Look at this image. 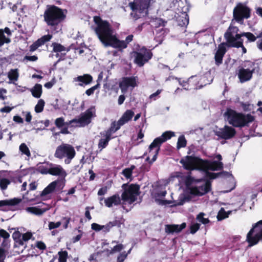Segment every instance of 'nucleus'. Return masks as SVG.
Here are the masks:
<instances>
[{"label": "nucleus", "mask_w": 262, "mask_h": 262, "mask_svg": "<svg viewBox=\"0 0 262 262\" xmlns=\"http://www.w3.org/2000/svg\"><path fill=\"white\" fill-rule=\"evenodd\" d=\"M94 21L96 25L94 31L99 40L105 47H111L122 51L133 40L134 36L132 34L126 36L125 40L119 39L113 34L114 30L110 23L107 20H103L99 16L94 17Z\"/></svg>", "instance_id": "obj_1"}, {"label": "nucleus", "mask_w": 262, "mask_h": 262, "mask_svg": "<svg viewBox=\"0 0 262 262\" xmlns=\"http://www.w3.org/2000/svg\"><path fill=\"white\" fill-rule=\"evenodd\" d=\"M66 9L54 5H48L43 13L44 21L51 29L56 31L66 18Z\"/></svg>", "instance_id": "obj_2"}, {"label": "nucleus", "mask_w": 262, "mask_h": 262, "mask_svg": "<svg viewBox=\"0 0 262 262\" xmlns=\"http://www.w3.org/2000/svg\"><path fill=\"white\" fill-rule=\"evenodd\" d=\"M229 123L235 127H243L254 120V117L250 114L237 113L231 108H228L225 113Z\"/></svg>", "instance_id": "obj_3"}, {"label": "nucleus", "mask_w": 262, "mask_h": 262, "mask_svg": "<svg viewBox=\"0 0 262 262\" xmlns=\"http://www.w3.org/2000/svg\"><path fill=\"white\" fill-rule=\"evenodd\" d=\"M122 188L123 191L121 199L122 201V207L124 209L125 205H131L137 200V196L139 194L140 186L138 184L126 183L122 185Z\"/></svg>", "instance_id": "obj_4"}, {"label": "nucleus", "mask_w": 262, "mask_h": 262, "mask_svg": "<svg viewBox=\"0 0 262 262\" xmlns=\"http://www.w3.org/2000/svg\"><path fill=\"white\" fill-rule=\"evenodd\" d=\"M255 65L254 61L246 60L238 67L236 74L241 83H243L251 80L255 72Z\"/></svg>", "instance_id": "obj_5"}, {"label": "nucleus", "mask_w": 262, "mask_h": 262, "mask_svg": "<svg viewBox=\"0 0 262 262\" xmlns=\"http://www.w3.org/2000/svg\"><path fill=\"white\" fill-rule=\"evenodd\" d=\"M153 0H134L129 3L132 12L130 15L137 20L148 14V8Z\"/></svg>", "instance_id": "obj_6"}, {"label": "nucleus", "mask_w": 262, "mask_h": 262, "mask_svg": "<svg viewBox=\"0 0 262 262\" xmlns=\"http://www.w3.org/2000/svg\"><path fill=\"white\" fill-rule=\"evenodd\" d=\"M134 62L139 67H143L152 58L153 56L151 50L145 46L140 47L139 45L135 51L132 52Z\"/></svg>", "instance_id": "obj_7"}, {"label": "nucleus", "mask_w": 262, "mask_h": 262, "mask_svg": "<svg viewBox=\"0 0 262 262\" xmlns=\"http://www.w3.org/2000/svg\"><path fill=\"white\" fill-rule=\"evenodd\" d=\"M239 31V28L230 24L224 34V38L227 41V46L230 48H241L243 54L247 53V49L243 45V39H235L234 35Z\"/></svg>", "instance_id": "obj_8"}, {"label": "nucleus", "mask_w": 262, "mask_h": 262, "mask_svg": "<svg viewBox=\"0 0 262 262\" xmlns=\"http://www.w3.org/2000/svg\"><path fill=\"white\" fill-rule=\"evenodd\" d=\"M259 241H262V220L252 225L246 237V242L250 247L257 244Z\"/></svg>", "instance_id": "obj_9"}, {"label": "nucleus", "mask_w": 262, "mask_h": 262, "mask_svg": "<svg viewBox=\"0 0 262 262\" xmlns=\"http://www.w3.org/2000/svg\"><path fill=\"white\" fill-rule=\"evenodd\" d=\"M76 152L72 145L69 144L62 143L56 148L54 157L59 159L67 157L64 162L66 164H69L71 160L74 158Z\"/></svg>", "instance_id": "obj_10"}, {"label": "nucleus", "mask_w": 262, "mask_h": 262, "mask_svg": "<svg viewBox=\"0 0 262 262\" xmlns=\"http://www.w3.org/2000/svg\"><path fill=\"white\" fill-rule=\"evenodd\" d=\"M233 19L240 24L244 23V19L251 16V9L243 3H239L234 7L233 11Z\"/></svg>", "instance_id": "obj_11"}, {"label": "nucleus", "mask_w": 262, "mask_h": 262, "mask_svg": "<svg viewBox=\"0 0 262 262\" xmlns=\"http://www.w3.org/2000/svg\"><path fill=\"white\" fill-rule=\"evenodd\" d=\"M180 163L187 170H202L203 159L193 156H186L182 158Z\"/></svg>", "instance_id": "obj_12"}, {"label": "nucleus", "mask_w": 262, "mask_h": 262, "mask_svg": "<svg viewBox=\"0 0 262 262\" xmlns=\"http://www.w3.org/2000/svg\"><path fill=\"white\" fill-rule=\"evenodd\" d=\"M65 186V182L62 179L58 178L50 183L41 192L40 196H43L54 192L55 191H61Z\"/></svg>", "instance_id": "obj_13"}, {"label": "nucleus", "mask_w": 262, "mask_h": 262, "mask_svg": "<svg viewBox=\"0 0 262 262\" xmlns=\"http://www.w3.org/2000/svg\"><path fill=\"white\" fill-rule=\"evenodd\" d=\"M65 186V182L62 179L58 178L50 183L41 192L40 196H43L54 192L55 191H61Z\"/></svg>", "instance_id": "obj_14"}, {"label": "nucleus", "mask_w": 262, "mask_h": 262, "mask_svg": "<svg viewBox=\"0 0 262 262\" xmlns=\"http://www.w3.org/2000/svg\"><path fill=\"white\" fill-rule=\"evenodd\" d=\"M174 133L172 131H166L159 137L155 138L149 146V150L150 151L155 147H160L162 143L174 136Z\"/></svg>", "instance_id": "obj_15"}, {"label": "nucleus", "mask_w": 262, "mask_h": 262, "mask_svg": "<svg viewBox=\"0 0 262 262\" xmlns=\"http://www.w3.org/2000/svg\"><path fill=\"white\" fill-rule=\"evenodd\" d=\"M211 188V182L207 181L205 183L198 187H191L189 188V194L194 196H202L209 192Z\"/></svg>", "instance_id": "obj_16"}, {"label": "nucleus", "mask_w": 262, "mask_h": 262, "mask_svg": "<svg viewBox=\"0 0 262 262\" xmlns=\"http://www.w3.org/2000/svg\"><path fill=\"white\" fill-rule=\"evenodd\" d=\"M137 81L136 77L134 76L123 77L119 83V86L122 93H125L128 88H134L137 86Z\"/></svg>", "instance_id": "obj_17"}, {"label": "nucleus", "mask_w": 262, "mask_h": 262, "mask_svg": "<svg viewBox=\"0 0 262 262\" xmlns=\"http://www.w3.org/2000/svg\"><path fill=\"white\" fill-rule=\"evenodd\" d=\"M236 133L235 129L232 127L225 125L223 128H220L219 130L216 131L215 134L221 139L228 140L234 137Z\"/></svg>", "instance_id": "obj_18"}, {"label": "nucleus", "mask_w": 262, "mask_h": 262, "mask_svg": "<svg viewBox=\"0 0 262 262\" xmlns=\"http://www.w3.org/2000/svg\"><path fill=\"white\" fill-rule=\"evenodd\" d=\"M93 113L91 108L88 109L84 113L81 114V116L78 119H74L69 121L68 124L72 123H79L81 126L88 125L91 122V119L93 117Z\"/></svg>", "instance_id": "obj_19"}, {"label": "nucleus", "mask_w": 262, "mask_h": 262, "mask_svg": "<svg viewBox=\"0 0 262 262\" xmlns=\"http://www.w3.org/2000/svg\"><path fill=\"white\" fill-rule=\"evenodd\" d=\"M224 164L222 162L217 161H210L207 160H203L202 170H222Z\"/></svg>", "instance_id": "obj_20"}, {"label": "nucleus", "mask_w": 262, "mask_h": 262, "mask_svg": "<svg viewBox=\"0 0 262 262\" xmlns=\"http://www.w3.org/2000/svg\"><path fill=\"white\" fill-rule=\"evenodd\" d=\"M226 46H227V41L221 43L218 46L214 56L215 63L216 66H219L223 63V58L227 52Z\"/></svg>", "instance_id": "obj_21"}, {"label": "nucleus", "mask_w": 262, "mask_h": 262, "mask_svg": "<svg viewBox=\"0 0 262 262\" xmlns=\"http://www.w3.org/2000/svg\"><path fill=\"white\" fill-rule=\"evenodd\" d=\"M52 37L53 36L51 34H47L41 36L30 46L29 51L32 52L36 51L39 47L49 41Z\"/></svg>", "instance_id": "obj_22"}, {"label": "nucleus", "mask_w": 262, "mask_h": 262, "mask_svg": "<svg viewBox=\"0 0 262 262\" xmlns=\"http://www.w3.org/2000/svg\"><path fill=\"white\" fill-rule=\"evenodd\" d=\"M49 165L51 166L49 168V174L52 176H57L63 177L62 179L63 181H65L64 178L67 176L66 171L63 169L61 166L59 165H55L53 166L52 163H49Z\"/></svg>", "instance_id": "obj_23"}, {"label": "nucleus", "mask_w": 262, "mask_h": 262, "mask_svg": "<svg viewBox=\"0 0 262 262\" xmlns=\"http://www.w3.org/2000/svg\"><path fill=\"white\" fill-rule=\"evenodd\" d=\"M93 80L92 76L89 74H84L83 75L78 76L73 79L75 82H78V85L80 86H85L90 84Z\"/></svg>", "instance_id": "obj_24"}, {"label": "nucleus", "mask_w": 262, "mask_h": 262, "mask_svg": "<svg viewBox=\"0 0 262 262\" xmlns=\"http://www.w3.org/2000/svg\"><path fill=\"white\" fill-rule=\"evenodd\" d=\"M176 21L178 26L186 27L189 24V16L186 12H180L175 15Z\"/></svg>", "instance_id": "obj_25"}, {"label": "nucleus", "mask_w": 262, "mask_h": 262, "mask_svg": "<svg viewBox=\"0 0 262 262\" xmlns=\"http://www.w3.org/2000/svg\"><path fill=\"white\" fill-rule=\"evenodd\" d=\"M104 203L105 205L108 208L112 207L113 205L115 206L122 205V200L117 193L105 199Z\"/></svg>", "instance_id": "obj_26"}, {"label": "nucleus", "mask_w": 262, "mask_h": 262, "mask_svg": "<svg viewBox=\"0 0 262 262\" xmlns=\"http://www.w3.org/2000/svg\"><path fill=\"white\" fill-rule=\"evenodd\" d=\"M12 35V32L8 27H5L4 29H0V47L4 43H9L11 39L8 37Z\"/></svg>", "instance_id": "obj_27"}, {"label": "nucleus", "mask_w": 262, "mask_h": 262, "mask_svg": "<svg viewBox=\"0 0 262 262\" xmlns=\"http://www.w3.org/2000/svg\"><path fill=\"white\" fill-rule=\"evenodd\" d=\"M186 226L185 223L179 225H167L165 226V231L168 233H179L184 229Z\"/></svg>", "instance_id": "obj_28"}, {"label": "nucleus", "mask_w": 262, "mask_h": 262, "mask_svg": "<svg viewBox=\"0 0 262 262\" xmlns=\"http://www.w3.org/2000/svg\"><path fill=\"white\" fill-rule=\"evenodd\" d=\"M134 112L131 110H127L119 119L120 125H123L132 120L134 116Z\"/></svg>", "instance_id": "obj_29"}, {"label": "nucleus", "mask_w": 262, "mask_h": 262, "mask_svg": "<svg viewBox=\"0 0 262 262\" xmlns=\"http://www.w3.org/2000/svg\"><path fill=\"white\" fill-rule=\"evenodd\" d=\"M242 37H246L249 41L250 42H254L257 38H258L257 36H255L251 32H243L241 33H235L234 35V37L235 39H243L242 38Z\"/></svg>", "instance_id": "obj_30"}, {"label": "nucleus", "mask_w": 262, "mask_h": 262, "mask_svg": "<svg viewBox=\"0 0 262 262\" xmlns=\"http://www.w3.org/2000/svg\"><path fill=\"white\" fill-rule=\"evenodd\" d=\"M21 200L18 198H14L10 200L0 201V207L4 206H15L18 204Z\"/></svg>", "instance_id": "obj_31"}, {"label": "nucleus", "mask_w": 262, "mask_h": 262, "mask_svg": "<svg viewBox=\"0 0 262 262\" xmlns=\"http://www.w3.org/2000/svg\"><path fill=\"white\" fill-rule=\"evenodd\" d=\"M32 96L36 98H39L42 93V85L40 84L36 83L32 89H31Z\"/></svg>", "instance_id": "obj_32"}, {"label": "nucleus", "mask_w": 262, "mask_h": 262, "mask_svg": "<svg viewBox=\"0 0 262 262\" xmlns=\"http://www.w3.org/2000/svg\"><path fill=\"white\" fill-rule=\"evenodd\" d=\"M121 126L122 125L120 124L119 120L117 122L113 121L111 123L110 128L105 131V133L111 136L112 134L119 130Z\"/></svg>", "instance_id": "obj_33"}, {"label": "nucleus", "mask_w": 262, "mask_h": 262, "mask_svg": "<svg viewBox=\"0 0 262 262\" xmlns=\"http://www.w3.org/2000/svg\"><path fill=\"white\" fill-rule=\"evenodd\" d=\"M193 78V77H191L189 78L187 80H183L181 78H176V79L178 80L179 84L184 88V89L186 90H188L191 89L190 85V83L191 79Z\"/></svg>", "instance_id": "obj_34"}, {"label": "nucleus", "mask_w": 262, "mask_h": 262, "mask_svg": "<svg viewBox=\"0 0 262 262\" xmlns=\"http://www.w3.org/2000/svg\"><path fill=\"white\" fill-rule=\"evenodd\" d=\"M105 138H101L99 140L98 142V147L102 150L103 148H105L108 144L109 141L112 139V137L109 135L105 133Z\"/></svg>", "instance_id": "obj_35"}, {"label": "nucleus", "mask_w": 262, "mask_h": 262, "mask_svg": "<svg viewBox=\"0 0 262 262\" xmlns=\"http://www.w3.org/2000/svg\"><path fill=\"white\" fill-rule=\"evenodd\" d=\"M136 166L134 165H131L129 168H126L122 170V174L127 179H130L132 177L133 171L135 169Z\"/></svg>", "instance_id": "obj_36"}, {"label": "nucleus", "mask_w": 262, "mask_h": 262, "mask_svg": "<svg viewBox=\"0 0 262 262\" xmlns=\"http://www.w3.org/2000/svg\"><path fill=\"white\" fill-rule=\"evenodd\" d=\"M51 46L53 47V52L59 53L65 51V47L57 42H53Z\"/></svg>", "instance_id": "obj_37"}, {"label": "nucleus", "mask_w": 262, "mask_h": 262, "mask_svg": "<svg viewBox=\"0 0 262 262\" xmlns=\"http://www.w3.org/2000/svg\"><path fill=\"white\" fill-rule=\"evenodd\" d=\"M230 213L231 211L226 212L223 208H221L217 215V220L222 221L226 218H227Z\"/></svg>", "instance_id": "obj_38"}, {"label": "nucleus", "mask_w": 262, "mask_h": 262, "mask_svg": "<svg viewBox=\"0 0 262 262\" xmlns=\"http://www.w3.org/2000/svg\"><path fill=\"white\" fill-rule=\"evenodd\" d=\"M21 234L19 231H15L12 234V237L14 242L19 246L24 245V243L21 241Z\"/></svg>", "instance_id": "obj_39"}, {"label": "nucleus", "mask_w": 262, "mask_h": 262, "mask_svg": "<svg viewBox=\"0 0 262 262\" xmlns=\"http://www.w3.org/2000/svg\"><path fill=\"white\" fill-rule=\"evenodd\" d=\"M228 174V172L226 171H222L218 173L207 172V176L210 179H215L219 177L226 176Z\"/></svg>", "instance_id": "obj_40"}, {"label": "nucleus", "mask_w": 262, "mask_h": 262, "mask_svg": "<svg viewBox=\"0 0 262 262\" xmlns=\"http://www.w3.org/2000/svg\"><path fill=\"white\" fill-rule=\"evenodd\" d=\"M19 149L22 154L25 155L28 157L31 156L30 151L25 143H23L19 145Z\"/></svg>", "instance_id": "obj_41"}, {"label": "nucleus", "mask_w": 262, "mask_h": 262, "mask_svg": "<svg viewBox=\"0 0 262 262\" xmlns=\"http://www.w3.org/2000/svg\"><path fill=\"white\" fill-rule=\"evenodd\" d=\"M201 180H195L193 177L188 176L186 178L185 182L187 189L189 191V188L192 187L191 185L194 182H199Z\"/></svg>", "instance_id": "obj_42"}, {"label": "nucleus", "mask_w": 262, "mask_h": 262, "mask_svg": "<svg viewBox=\"0 0 262 262\" xmlns=\"http://www.w3.org/2000/svg\"><path fill=\"white\" fill-rule=\"evenodd\" d=\"M187 144V141L184 135L180 136L178 140L177 148L180 149L181 148L185 147Z\"/></svg>", "instance_id": "obj_43"}, {"label": "nucleus", "mask_w": 262, "mask_h": 262, "mask_svg": "<svg viewBox=\"0 0 262 262\" xmlns=\"http://www.w3.org/2000/svg\"><path fill=\"white\" fill-rule=\"evenodd\" d=\"M27 210L36 215H41L45 212V210H43L42 209L37 207H28L27 208Z\"/></svg>", "instance_id": "obj_44"}, {"label": "nucleus", "mask_w": 262, "mask_h": 262, "mask_svg": "<svg viewBox=\"0 0 262 262\" xmlns=\"http://www.w3.org/2000/svg\"><path fill=\"white\" fill-rule=\"evenodd\" d=\"M45 104V101L43 99H39L35 106V112L37 113L42 112L43 110Z\"/></svg>", "instance_id": "obj_45"}, {"label": "nucleus", "mask_w": 262, "mask_h": 262, "mask_svg": "<svg viewBox=\"0 0 262 262\" xmlns=\"http://www.w3.org/2000/svg\"><path fill=\"white\" fill-rule=\"evenodd\" d=\"M8 77L10 80H17L18 77L17 69H11L8 73Z\"/></svg>", "instance_id": "obj_46"}, {"label": "nucleus", "mask_w": 262, "mask_h": 262, "mask_svg": "<svg viewBox=\"0 0 262 262\" xmlns=\"http://www.w3.org/2000/svg\"><path fill=\"white\" fill-rule=\"evenodd\" d=\"M58 262H67L68 258V253L67 251H60L58 252Z\"/></svg>", "instance_id": "obj_47"}, {"label": "nucleus", "mask_w": 262, "mask_h": 262, "mask_svg": "<svg viewBox=\"0 0 262 262\" xmlns=\"http://www.w3.org/2000/svg\"><path fill=\"white\" fill-rule=\"evenodd\" d=\"M69 123V122H64V120L63 117L58 118L55 121V125L58 128H61L64 125H69L70 124H68Z\"/></svg>", "instance_id": "obj_48"}, {"label": "nucleus", "mask_w": 262, "mask_h": 262, "mask_svg": "<svg viewBox=\"0 0 262 262\" xmlns=\"http://www.w3.org/2000/svg\"><path fill=\"white\" fill-rule=\"evenodd\" d=\"M11 183V181L6 178H0V188L2 190L7 188L8 185Z\"/></svg>", "instance_id": "obj_49"}, {"label": "nucleus", "mask_w": 262, "mask_h": 262, "mask_svg": "<svg viewBox=\"0 0 262 262\" xmlns=\"http://www.w3.org/2000/svg\"><path fill=\"white\" fill-rule=\"evenodd\" d=\"M205 213L203 212H200L196 216V219L200 222L203 224L206 225L210 222L208 218H204V216Z\"/></svg>", "instance_id": "obj_50"}, {"label": "nucleus", "mask_w": 262, "mask_h": 262, "mask_svg": "<svg viewBox=\"0 0 262 262\" xmlns=\"http://www.w3.org/2000/svg\"><path fill=\"white\" fill-rule=\"evenodd\" d=\"M100 87V84L98 82L96 85L86 90L85 94L90 96L94 93L95 91Z\"/></svg>", "instance_id": "obj_51"}, {"label": "nucleus", "mask_w": 262, "mask_h": 262, "mask_svg": "<svg viewBox=\"0 0 262 262\" xmlns=\"http://www.w3.org/2000/svg\"><path fill=\"white\" fill-rule=\"evenodd\" d=\"M200 224L199 223H194L190 226V232L193 234L200 229Z\"/></svg>", "instance_id": "obj_52"}, {"label": "nucleus", "mask_w": 262, "mask_h": 262, "mask_svg": "<svg viewBox=\"0 0 262 262\" xmlns=\"http://www.w3.org/2000/svg\"><path fill=\"white\" fill-rule=\"evenodd\" d=\"M21 236V241L24 243V242H27L32 237V234L30 232H27L22 234Z\"/></svg>", "instance_id": "obj_53"}, {"label": "nucleus", "mask_w": 262, "mask_h": 262, "mask_svg": "<svg viewBox=\"0 0 262 262\" xmlns=\"http://www.w3.org/2000/svg\"><path fill=\"white\" fill-rule=\"evenodd\" d=\"M38 171L42 174H47L49 173V168L43 166H40L38 167Z\"/></svg>", "instance_id": "obj_54"}, {"label": "nucleus", "mask_w": 262, "mask_h": 262, "mask_svg": "<svg viewBox=\"0 0 262 262\" xmlns=\"http://www.w3.org/2000/svg\"><path fill=\"white\" fill-rule=\"evenodd\" d=\"M7 251L2 247H0V262H5L6 257Z\"/></svg>", "instance_id": "obj_55"}, {"label": "nucleus", "mask_w": 262, "mask_h": 262, "mask_svg": "<svg viewBox=\"0 0 262 262\" xmlns=\"http://www.w3.org/2000/svg\"><path fill=\"white\" fill-rule=\"evenodd\" d=\"M61 225L60 222H57L56 223L53 222H50L49 223V229L50 230H52L55 228H57L60 227Z\"/></svg>", "instance_id": "obj_56"}, {"label": "nucleus", "mask_w": 262, "mask_h": 262, "mask_svg": "<svg viewBox=\"0 0 262 262\" xmlns=\"http://www.w3.org/2000/svg\"><path fill=\"white\" fill-rule=\"evenodd\" d=\"M35 246L41 250H46L47 248L46 244L42 241L36 242Z\"/></svg>", "instance_id": "obj_57"}, {"label": "nucleus", "mask_w": 262, "mask_h": 262, "mask_svg": "<svg viewBox=\"0 0 262 262\" xmlns=\"http://www.w3.org/2000/svg\"><path fill=\"white\" fill-rule=\"evenodd\" d=\"M123 246L122 244H118L115 246L113 249H112L111 253H113L116 252H120L123 249Z\"/></svg>", "instance_id": "obj_58"}, {"label": "nucleus", "mask_w": 262, "mask_h": 262, "mask_svg": "<svg viewBox=\"0 0 262 262\" xmlns=\"http://www.w3.org/2000/svg\"><path fill=\"white\" fill-rule=\"evenodd\" d=\"M127 256V253L125 251L120 253L117 257V262H123Z\"/></svg>", "instance_id": "obj_59"}, {"label": "nucleus", "mask_w": 262, "mask_h": 262, "mask_svg": "<svg viewBox=\"0 0 262 262\" xmlns=\"http://www.w3.org/2000/svg\"><path fill=\"white\" fill-rule=\"evenodd\" d=\"M82 167H83L82 165H75L73 167V168L71 171L73 172V174H77L80 172V170L82 168Z\"/></svg>", "instance_id": "obj_60"}, {"label": "nucleus", "mask_w": 262, "mask_h": 262, "mask_svg": "<svg viewBox=\"0 0 262 262\" xmlns=\"http://www.w3.org/2000/svg\"><path fill=\"white\" fill-rule=\"evenodd\" d=\"M91 228L96 231H100L102 230V225L94 223L91 225Z\"/></svg>", "instance_id": "obj_61"}, {"label": "nucleus", "mask_w": 262, "mask_h": 262, "mask_svg": "<svg viewBox=\"0 0 262 262\" xmlns=\"http://www.w3.org/2000/svg\"><path fill=\"white\" fill-rule=\"evenodd\" d=\"M0 236L4 238V239H6L10 237V234L4 229H0Z\"/></svg>", "instance_id": "obj_62"}, {"label": "nucleus", "mask_w": 262, "mask_h": 262, "mask_svg": "<svg viewBox=\"0 0 262 262\" xmlns=\"http://www.w3.org/2000/svg\"><path fill=\"white\" fill-rule=\"evenodd\" d=\"M110 223L112 224V227L117 226L118 227H120L122 223L121 221L119 219H115L113 221L110 222Z\"/></svg>", "instance_id": "obj_63"}, {"label": "nucleus", "mask_w": 262, "mask_h": 262, "mask_svg": "<svg viewBox=\"0 0 262 262\" xmlns=\"http://www.w3.org/2000/svg\"><path fill=\"white\" fill-rule=\"evenodd\" d=\"M112 228L113 227H112V224L110 223V222L106 225H102V230L105 233L110 232Z\"/></svg>", "instance_id": "obj_64"}]
</instances>
